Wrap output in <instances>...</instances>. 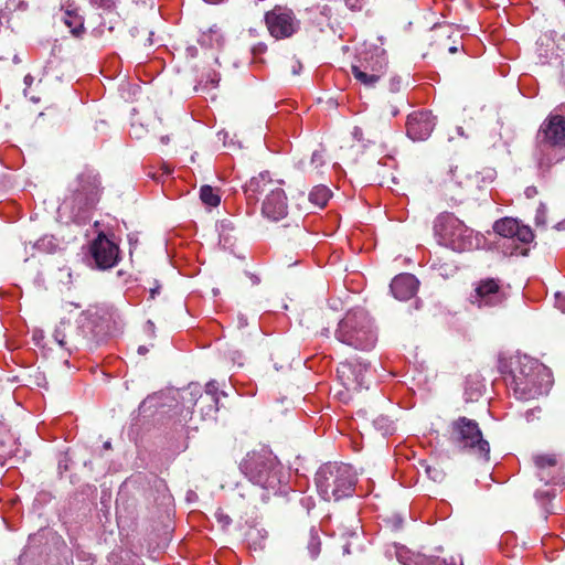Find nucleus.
<instances>
[{
    "label": "nucleus",
    "instance_id": "f257e3e1",
    "mask_svg": "<svg viewBox=\"0 0 565 565\" xmlns=\"http://www.w3.org/2000/svg\"><path fill=\"white\" fill-rule=\"evenodd\" d=\"M499 370L515 398L530 401L548 392L552 386L551 371L526 354H513L499 359Z\"/></svg>",
    "mask_w": 565,
    "mask_h": 565
},
{
    "label": "nucleus",
    "instance_id": "f03ea898",
    "mask_svg": "<svg viewBox=\"0 0 565 565\" xmlns=\"http://www.w3.org/2000/svg\"><path fill=\"white\" fill-rule=\"evenodd\" d=\"M103 192L100 174L95 169L85 167L68 183L58 213L70 222L86 224L90 221Z\"/></svg>",
    "mask_w": 565,
    "mask_h": 565
},
{
    "label": "nucleus",
    "instance_id": "7ed1b4c3",
    "mask_svg": "<svg viewBox=\"0 0 565 565\" xmlns=\"http://www.w3.org/2000/svg\"><path fill=\"white\" fill-rule=\"evenodd\" d=\"M533 159L544 174L565 160V117L551 113L540 125L533 149Z\"/></svg>",
    "mask_w": 565,
    "mask_h": 565
},
{
    "label": "nucleus",
    "instance_id": "20e7f679",
    "mask_svg": "<svg viewBox=\"0 0 565 565\" xmlns=\"http://www.w3.org/2000/svg\"><path fill=\"white\" fill-rule=\"evenodd\" d=\"M334 337L355 350L370 351L377 342V329L366 310L354 308L339 321Z\"/></svg>",
    "mask_w": 565,
    "mask_h": 565
},
{
    "label": "nucleus",
    "instance_id": "39448f33",
    "mask_svg": "<svg viewBox=\"0 0 565 565\" xmlns=\"http://www.w3.org/2000/svg\"><path fill=\"white\" fill-rule=\"evenodd\" d=\"M436 242L456 253H466L479 247V235L454 213L438 214L433 224Z\"/></svg>",
    "mask_w": 565,
    "mask_h": 565
},
{
    "label": "nucleus",
    "instance_id": "423d86ee",
    "mask_svg": "<svg viewBox=\"0 0 565 565\" xmlns=\"http://www.w3.org/2000/svg\"><path fill=\"white\" fill-rule=\"evenodd\" d=\"M318 493L326 501H339L352 495L356 483V475L347 463L328 462L316 473Z\"/></svg>",
    "mask_w": 565,
    "mask_h": 565
},
{
    "label": "nucleus",
    "instance_id": "0eeeda50",
    "mask_svg": "<svg viewBox=\"0 0 565 565\" xmlns=\"http://www.w3.org/2000/svg\"><path fill=\"white\" fill-rule=\"evenodd\" d=\"M241 470L254 484L268 491H278L281 471L271 451L263 449L247 454L241 463Z\"/></svg>",
    "mask_w": 565,
    "mask_h": 565
},
{
    "label": "nucleus",
    "instance_id": "6e6552de",
    "mask_svg": "<svg viewBox=\"0 0 565 565\" xmlns=\"http://www.w3.org/2000/svg\"><path fill=\"white\" fill-rule=\"evenodd\" d=\"M451 440L459 448L469 451L470 454L489 460L490 445L483 439L482 433L476 420L459 417L451 424Z\"/></svg>",
    "mask_w": 565,
    "mask_h": 565
},
{
    "label": "nucleus",
    "instance_id": "1a4fd4ad",
    "mask_svg": "<svg viewBox=\"0 0 565 565\" xmlns=\"http://www.w3.org/2000/svg\"><path fill=\"white\" fill-rule=\"evenodd\" d=\"M93 321L85 319L81 324L74 326L70 321H61L54 329L55 342L70 354L88 347L94 340Z\"/></svg>",
    "mask_w": 565,
    "mask_h": 565
},
{
    "label": "nucleus",
    "instance_id": "9d476101",
    "mask_svg": "<svg viewBox=\"0 0 565 565\" xmlns=\"http://www.w3.org/2000/svg\"><path fill=\"white\" fill-rule=\"evenodd\" d=\"M264 21L269 34L276 40L289 39L301 29V21L287 7H274L265 13Z\"/></svg>",
    "mask_w": 565,
    "mask_h": 565
},
{
    "label": "nucleus",
    "instance_id": "9b49d317",
    "mask_svg": "<svg viewBox=\"0 0 565 565\" xmlns=\"http://www.w3.org/2000/svg\"><path fill=\"white\" fill-rule=\"evenodd\" d=\"M120 260L118 245L104 233H99L89 245V265L99 270L115 267Z\"/></svg>",
    "mask_w": 565,
    "mask_h": 565
},
{
    "label": "nucleus",
    "instance_id": "f8f14e48",
    "mask_svg": "<svg viewBox=\"0 0 565 565\" xmlns=\"http://www.w3.org/2000/svg\"><path fill=\"white\" fill-rule=\"evenodd\" d=\"M221 395L225 396L226 394L223 391L220 392L217 382L212 380L206 383L204 393L202 392L199 384H189V386L182 392V401L193 405H198L203 401H207V407H201L202 417H206L212 416L217 412Z\"/></svg>",
    "mask_w": 565,
    "mask_h": 565
},
{
    "label": "nucleus",
    "instance_id": "ddd939ff",
    "mask_svg": "<svg viewBox=\"0 0 565 565\" xmlns=\"http://www.w3.org/2000/svg\"><path fill=\"white\" fill-rule=\"evenodd\" d=\"M369 364L355 361L341 362L337 367V377L348 391L367 387Z\"/></svg>",
    "mask_w": 565,
    "mask_h": 565
},
{
    "label": "nucleus",
    "instance_id": "4468645a",
    "mask_svg": "<svg viewBox=\"0 0 565 565\" xmlns=\"http://www.w3.org/2000/svg\"><path fill=\"white\" fill-rule=\"evenodd\" d=\"M436 119L429 110H417L408 115L406 134L413 141H424L433 132Z\"/></svg>",
    "mask_w": 565,
    "mask_h": 565
},
{
    "label": "nucleus",
    "instance_id": "2eb2a0df",
    "mask_svg": "<svg viewBox=\"0 0 565 565\" xmlns=\"http://www.w3.org/2000/svg\"><path fill=\"white\" fill-rule=\"evenodd\" d=\"M262 214L269 221L278 222L288 214L287 195L280 186V181L265 195Z\"/></svg>",
    "mask_w": 565,
    "mask_h": 565
},
{
    "label": "nucleus",
    "instance_id": "dca6fc26",
    "mask_svg": "<svg viewBox=\"0 0 565 565\" xmlns=\"http://www.w3.org/2000/svg\"><path fill=\"white\" fill-rule=\"evenodd\" d=\"M505 294L499 285V280L488 278L481 280L471 295V302L478 307H494L503 303Z\"/></svg>",
    "mask_w": 565,
    "mask_h": 565
},
{
    "label": "nucleus",
    "instance_id": "f3484780",
    "mask_svg": "<svg viewBox=\"0 0 565 565\" xmlns=\"http://www.w3.org/2000/svg\"><path fill=\"white\" fill-rule=\"evenodd\" d=\"M534 463L537 469V477L541 481L547 483H564L562 466L555 455H537L534 457Z\"/></svg>",
    "mask_w": 565,
    "mask_h": 565
},
{
    "label": "nucleus",
    "instance_id": "a211bd4d",
    "mask_svg": "<svg viewBox=\"0 0 565 565\" xmlns=\"http://www.w3.org/2000/svg\"><path fill=\"white\" fill-rule=\"evenodd\" d=\"M385 64L383 60L376 58L374 62H360L352 65L353 77L366 87H374L384 74Z\"/></svg>",
    "mask_w": 565,
    "mask_h": 565
},
{
    "label": "nucleus",
    "instance_id": "6ab92c4d",
    "mask_svg": "<svg viewBox=\"0 0 565 565\" xmlns=\"http://www.w3.org/2000/svg\"><path fill=\"white\" fill-rule=\"evenodd\" d=\"M395 555L402 565H446V558L428 556L405 546H395Z\"/></svg>",
    "mask_w": 565,
    "mask_h": 565
},
{
    "label": "nucleus",
    "instance_id": "aec40b11",
    "mask_svg": "<svg viewBox=\"0 0 565 565\" xmlns=\"http://www.w3.org/2000/svg\"><path fill=\"white\" fill-rule=\"evenodd\" d=\"M417 278L408 273L397 275L391 282L390 288L393 296L398 300H408L417 291Z\"/></svg>",
    "mask_w": 565,
    "mask_h": 565
},
{
    "label": "nucleus",
    "instance_id": "412c9836",
    "mask_svg": "<svg viewBox=\"0 0 565 565\" xmlns=\"http://www.w3.org/2000/svg\"><path fill=\"white\" fill-rule=\"evenodd\" d=\"M278 182L271 180L269 172H260L244 185V192L248 199H257L258 194L264 192L267 194L269 189H273Z\"/></svg>",
    "mask_w": 565,
    "mask_h": 565
},
{
    "label": "nucleus",
    "instance_id": "4be33fe9",
    "mask_svg": "<svg viewBox=\"0 0 565 565\" xmlns=\"http://www.w3.org/2000/svg\"><path fill=\"white\" fill-rule=\"evenodd\" d=\"M519 222L511 217H504L495 221L493 224V231L505 238L514 242V234L518 232Z\"/></svg>",
    "mask_w": 565,
    "mask_h": 565
},
{
    "label": "nucleus",
    "instance_id": "5701e85b",
    "mask_svg": "<svg viewBox=\"0 0 565 565\" xmlns=\"http://www.w3.org/2000/svg\"><path fill=\"white\" fill-rule=\"evenodd\" d=\"M200 45L205 47H218L223 44V35L221 30L214 25L210 28L206 32H202L200 38L198 39Z\"/></svg>",
    "mask_w": 565,
    "mask_h": 565
},
{
    "label": "nucleus",
    "instance_id": "b1692460",
    "mask_svg": "<svg viewBox=\"0 0 565 565\" xmlns=\"http://www.w3.org/2000/svg\"><path fill=\"white\" fill-rule=\"evenodd\" d=\"M332 195L331 190L326 185H316L309 193V201L317 207H324Z\"/></svg>",
    "mask_w": 565,
    "mask_h": 565
},
{
    "label": "nucleus",
    "instance_id": "393cba45",
    "mask_svg": "<svg viewBox=\"0 0 565 565\" xmlns=\"http://www.w3.org/2000/svg\"><path fill=\"white\" fill-rule=\"evenodd\" d=\"M65 25L71 30V33L75 36H79L84 31L83 19L78 14L66 10L63 17Z\"/></svg>",
    "mask_w": 565,
    "mask_h": 565
},
{
    "label": "nucleus",
    "instance_id": "a878e982",
    "mask_svg": "<svg viewBox=\"0 0 565 565\" xmlns=\"http://www.w3.org/2000/svg\"><path fill=\"white\" fill-rule=\"evenodd\" d=\"M202 202L211 207L218 206L221 198L211 185H203L200 190Z\"/></svg>",
    "mask_w": 565,
    "mask_h": 565
},
{
    "label": "nucleus",
    "instance_id": "bb28decb",
    "mask_svg": "<svg viewBox=\"0 0 565 565\" xmlns=\"http://www.w3.org/2000/svg\"><path fill=\"white\" fill-rule=\"evenodd\" d=\"M374 426L383 435H391L395 430L394 423L387 416H379L374 419Z\"/></svg>",
    "mask_w": 565,
    "mask_h": 565
},
{
    "label": "nucleus",
    "instance_id": "cd10ccee",
    "mask_svg": "<svg viewBox=\"0 0 565 565\" xmlns=\"http://www.w3.org/2000/svg\"><path fill=\"white\" fill-rule=\"evenodd\" d=\"M320 537L318 535V532L315 529H311L310 531V537L308 541V551L312 558L317 557L320 553Z\"/></svg>",
    "mask_w": 565,
    "mask_h": 565
},
{
    "label": "nucleus",
    "instance_id": "c85d7f7f",
    "mask_svg": "<svg viewBox=\"0 0 565 565\" xmlns=\"http://www.w3.org/2000/svg\"><path fill=\"white\" fill-rule=\"evenodd\" d=\"M533 237H534V235H533L532 230L529 226L521 225L519 223L518 232H515V234H514V241H519L523 244H529L530 242H532Z\"/></svg>",
    "mask_w": 565,
    "mask_h": 565
},
{
    "label": "nucleus",
    "instance_id": "c756f323",
    "mask_svg": "<svg viewBox=\"0 0 565 565\" xmlns=\"http://www.w3.org/2000/svg\"><path fill=\"white\" fill-rule=\"evenodd\" d=\"M56 243L55 239L52 236H44L41 239H39L34 247L39 250L45 252V253H52L56 249Z\"/></svg>",
    "mask_w": 565,
    "mask_h": 565
},
{
    "label": "nucleus",
    "instance_id": "7c9ffc66",
    "mask_svg": "<svg viewBox=\"0 0 565 565\" xmlns=\"http://www.w3.org/2000/svg\"><path fill=\"white\" fill-rule=\"evenodd\" d=\"M233 231H234V224L232 223V221L223 220L220 222L218 232H220L221 239H223L225 232L231 233Z\"/></svg>",
    "mask_w": 565,
    "mask_h": 565
},
{
    "label": "nucleus",
    "instance_id": "2f4dec72",
    "mask_svg": "<svg viewBox=\"0 0 565 565\" xmlns=\"http://www.w3.org/2000/svg\"><path fill=\"white\" fill-rule=\"evenodd\" d=\"M431 266L435 269H437L441 276H448V275H450L455 270V268L451 265H447V264L438 266L437 263L434 262L431 264Z\"/></svg>",
    "mask_w": 565,
    "mask_h": 565
},
{
    "label": "nucleus",
    "instance_id": "473e14b6",
    "mask_svg": "<svg viewBox=\"0 0 565 565\" xmlns=\"http://www.w3.org/2000/svg\"><path fill=\"white\" fill-rule=\"evenodd\" d=\"M426 473L434 481H440L443 479V472L437 468H433V467L428 466L426 468Z\"/></svg>",
    "mask_w": 565,
    "mask_h": 565
},
{
    "label": "nucleus",
    "instance_id": "72a5a7b5",
    "mask_svg": "<svg viewBox=\"0 0 565 565\" xmlns=\"http://www.w3.org/2000/svg\"><path fill=\"white\" fill-rule=\"evenodd\" d=\"M387 522L392 524L394 530H399L403 526L404 520L401 515L394 514L387 519Z\"/></svg>",
    "mask_w": 565,
    "mask_h": 565
},
{
    "label": "nucleus",
    "instance_id": "f704fd0d",
    "mask_svg": "<svg viewBox=\"0 0 565 565\" xmlns=\"http://www.w3.org/2000/svg\"><path fill=\"white\" fill-rule=\"evenodd\" d=\"M90 3L105 10H110L114 8L113 0H90Z\"/></svg>",
    "mask_w": 565,
    "mask_h": 565
},
{
    "label": "nucleus",
    "instance_id": "c9c22d12",
    "mask_svg": "<svg viewBox=\"0 0 565 565\" xmlns=\"http://www.w3.org/2000/svg\"><path fill=\"white\" fill-rule=\"evenodd\" d=\"M555 306L557 309L565 313V294H555Z\"/></svg>",
    "mask_w": 565,
    "mask_h": 565
},
{
    "label": "nucleus",
    "instance_id": "e433bc0d",
    "mask_svg": "<svg viewBox=\"0 0 565 565\" xmlns=\"http://www.w3.org/2000/svg\"><path fill=\"white\" fill-rule=\"evenodd\" d=\"M345 6L353 11L361 10L363 6V0H344Z\"/></svg>",
    "mask_w": 565,
    "mask_h": 565
},
{
    "label": "nucleus",
    "instance_id": "4c0bfd02",
    "mask_svg": "<svg viewBox=\"0 0 565 565\" xmlns=\"http://www.w3.org/2000/svg\"><path fill=\"white\" fill-rule=\"evenodd\" d=\"M351 134H352V137L354 140L359 141V142L364 141L363 130L361 127L355 126Z\"/></svg>",
    "mask_w": 565,
    "mask_h": 565
},
{
    "label": "nucleus",
    "instance_id": "58836bf2",
    "mask_svg": "<svg viewBox=\"0 0 565 565\" xmlns=\"http://www.w3.org/2000/svg\"><path fill=\"white\" fill-rule=\"evenodd\" d=\"M216 518L220 523H222L224 526L231 524L232 520L228 515L224 514L223 512H217Z\"/></svg>",
    "mask_w": 565,
    "mask_h": 565
},
{
    "label": "nucleus",
    "instance_id": "ea45409f",
    "mask_svg": "<svg viewBox=\"0 0 565 565\" xmlns=\"http://www.w3.org/2000/svg\"><path fill=\"white\" fill-rule=\"evenodd\" d=\"M311 163L316 167L320 166L322 163V154L319 151H315L311 156Z\"/></svg>",
    "mask_w": 565,
    "mask_h": 565
},
{
    "label": "nucleus",
    "instance_id": "a19ab883",
    "mask_svg": "<svg viewBox=\"0 0 565 565\" xmlns=\"http://www.w3.org/2000/svg\"><path fill=\"white\" fill-rule=\"evenodd\" d=\"M182 403H183V406L186 407L188 409L198 407L200 413H201V407H205L206 408L207 404H209L207 401H203V402L199 403L198 405H193V404H190V403H184L183 401H182Z\"/></svg>",
    "mask_w": 565,
    "mask_h": 565
},
{
    "label": "nucleus",
    "instance_id": "79ce46f5",
    "mask_svg": "<svg viewBox=\"0 0 565 565\" xmlns=\"http://www.w3.org/2000/svg\"><path fill=\"white\" fill-rule=\"evenodd\" d=\"M218 81H220V75L217 73L213 72L212 74H209L206 83H210L212 86H216L218 84Z\"/></svg>",
    "mask_w": 565,
    "mask_h": 565
},
{
    "label": "nucleus",
    "instance_id": "37998d69",
    "mask_svg": "<svg viewBox=\"0 0 565 565\" xmlns=\"http://www.w3.org/2000/svg\"><path fill=\"white\" fill-rule=\"evenodd\" d=\"M524 194L527 199H532L537 194V189L533 185L527 186L524 191Z\"/></svg>",
    "mask_w": 565,
    "mask_h": 565
},
{
    "label": "nucleus",
    "instance_id": "c03bdc74",
    "mask_svg": "<svg viewBox=\"0 0 565 565\" xmlns=\"http://www.w3.org/2000/svg\"><path fill=\"white\" fill-rule=\"evenodd\" d=\"M545 210H546L545 205L540 204V207L537 209V213H536V224L544 223L543 221H541V216L544 215Z\"/></svg>",
    "mask_w": 565,
    "mask_h": 565
},
{
    "label": "nucleus",
    "instance_id": "a18cd8bd",
    "mask_svg": "<svg viewBox=\"0 0 565 565\" xmlns=\"http://www.w3.org/2000/svg\"><path fill=\"white\" fill-rule=\"evenodd\" d=\"M247 326V318L244 315L238 316V327L244 328Z\"/></svg>",
    "mask_w": 565,
    "mask_h": 565
},
{
    "label": "nucleus",
    "instance_id": "49530a36",
    "mask_svg": "<svg viewBox=\"0 0 565 565\" xmlns=\"http://www.w3.org/2000/svg\"><path fill=\"white\" fill-rule=\"evenodd\" d=\"M479 179H480L479 172H476V174L473 177L472 175L468 177V181L476 183L477 185L479 184Z\"/></svg>",
    "mask_w": 565,
    "mask_h": 565
},
{
    "label": "nucleus",
    "instance_id": "de8ad7c7",
    "mask_svg": "<svg viewBox=\"0 0 565 565\" xmlns=\"http://www.w3.org/2000/svg\"><path fill=\"white\" fill-rule=\"evenodd\" d=\"M495 172L493 170H487L486 175L482 177V180H493Z\"/></svg>",
    "mask_w": 565,
    "mask_h": 565
},
{
    "label": "nucleus",
    "instance_id": "09e8293b",
    "mask_svg": "<svg viewBox=\"0 0 565 565\" xmlns=\"http://www.w3.org/2000/svg\"><path fill=\"white\" fill-rule=\"evenodd\" d=\"M446 565H462L461 559L459 561V564H457L455 557H450L449 559L446 558Z\"/></svg>",
    "mask_w": 565,
    "mask_h": 565
},
{
    "label": "nucleus",
    "instance_id": "8fccbe9b",
    "mask_svg": "<svg viewBox=\"0 0 565 565\" xmlns=\"http://www.w3.org/2000/svg\"><path fill=\"white\" fill-rule=\"evenodd\" d=\"M146 329L149 332L153 333L154 332V323L152 321L148 320L147 323H146Z\"/></svg>",
    "mask_w": 565,
    "mask_h": 565
},
{
    "label": "nucleus",
    "instance_id": "3c124183",
    "mask_svg": "<svg viewBox=\"0 0 565 565\" xmlns=\"http://www.w3.org/2000/svg\"><path fill=\"white\" fill-rule=\"evenodd\" d=\"M220 243H223L224 245L231 244L230 233L225 232V235H224L223 239L220 238Z\"/></svg>",
    "mask_w": 565,
    "mask_h": 565
},
{
    "label": "nucleus",
    "instance_id": "603ef678",
    "mask_svg": "<svg viewBox=\"0 0 565 565\" xmlns=\"http://www.w3.org/2000/svg\"><path fill=\"white\" fill-rule=\"evenodd\" d=\"M32 82H33V77H32L30 74H28V75L24 77V84H25L26 86H30V85L32 84Z\"/></svg>",
    "mask_w": 565,
    "mask_h": 565
},
{
    "label": "nucleus",
    "instance_id": "864d4df0",
    "mask_svg": "<svg viewBox=\"0 0 565 565\" xmlns=\"http://www.w3.org/2000/svg\"><path fill=\"white\" fill-rule=\"evenodd\" d=\"M148 352V348L145 347V345H140L138 348V353L141 354V355H145L146 353Z\"/></svg>",
    "mask_w": 565,
    "mask_h": 565
},
{
    "label": "nucleus",
    "instance_id": "5fc2aeb1",
    "mask_svg": "<svg viewBox=\"0 0 565 565\" xmlns=\"http://www.w3.org/2000/svg\"><path fill=\"white\" fill-rule=\"evenodd\" d=\"M321 13H322V14H324V15H328V14L330 13V8H328L327 6H324V7L322 8Z\"/></svg>",
    "mask_w": 565,
    "mask_h": 565
},
{
    "label": "nucleus",
    "instance_id": "6e6d98bb",
    "mask_svg": "<svg viewBox=\"0 0 565 565\" xmlns=\"http://www.w3.org/2000/svg\"><path fill=\"white\" fill-rule=\"evenodd\" d=\"M556 228H557V230H565V221L559 222V223L556 225Z\"/></svg>",
    "mask_w": 565,
    "mask_h": 565
},
{
    "label": "nucleus",
    "instance_id": "4d7b16f0",
    "mask_svg": "<svg viewBox=\"0 0 565 565\" xmlns=\"http://www.w3.org/2000/svg\"><path fill=\"white\" fill-rule=\"evenodd\" d=\"M203 1L206 3H211V4H216V3L222 2L223 0H203Z\"/></svg>",
    "mask_w": 565,
    "mask_h": 565
},
{
    "label": "nucleus",
    "instance_id": "13d9d810",
    "mask_svg": "<svg viewBox=\"0 0 565 565\" xmlns=\"http://www.w3.org/2000/svg\"><path fill=\"white\" fill-rule=\"evenodd\" d=\"M152 35H153V32H150V33H149V36H148V39H147L148 45H151V44H152Z\"/></svg>",
    "mask_w": 565,
    "mask_h": 565
},
{
    "label": "nucleus",
    "instance_id": "bf43d9fd",
    "mask_svg": "<svg viewBox=\"0 0 565 565\" xmlns=\"http://www.w3.org/2000/svg\"><path fill=\"white\" fill-rule=\"evenodd\" d=\"M300 68H301V64H300V63H298V67H294V71H292V72H294V74H298V73H299V71H300Z\"/></svg>",
    "mask_w": 565,
    "mask_h": 565
},
{
    "label": "nucleus",
    "instance_id": "052dcab7",
    "mask_svg": "<svg viewBox=\"0 0 565 565\" xmlns=\"http://www.w3.org/2000/svg\"><path fill=\"white\" fill-rule=\"evenodd\" d=\"M110 447H111L110 441H106V443H104V448H105V449H109Z\"/></svg>",
    "mask_w": 565,
    "mask_h": 565
},
{
    "label": "nucleus",
    "instance_id": "680f3d73",
    "mask_svg": "<svg viewBox=\"0 0 565 565\" xmlns=\"http://www.w3.org/2000/svg\"><path fill=\"white\" fill-rule=\"evenodd\" d=\"M449 52L450 53H456L457 52V47L456 46H450L449 47Z\"/></svg>",
    "mask_w": 565,
    "mask_h": 565
},
{
    "label": "nucleus",
    "instance_id": "e2e57ef3",
    "mask_svg": "<svg viewBox=\"0 0 565 565\" xmlns=\"http://www.w3.org/2000/svg\"><path fill=\"white\" fill-rule=\"evenodd\" d=\"M158 292V289H151L150 294H151V298H154V295Z\"/></svg>",
    "mask_w": 565,
    "mask_h": 565
},
{
    "label": "nucleus",
    "instance_id": "0e129e2a",
    "mask_svg": "<svg viewBox=\"0 0 565 565\" xmlns=\"http://www.w3.org/2000/svg\"><path fill=\"white\" fill-rule=\"evenodd\" d=\"M152 401V397H148L147 399H145L142 402V406H145L147 403L151 402Z\"/></svg>",
    "mask_w": 565,
    "mask_h": 565
},
{
    "label": "nucleus",
    "instance_id": "69168bd1",
    "mask_svg": "<svg viewBox=\"0 0 565 565\" xmlns=\"http://www.w3.org/2000/svg\"><path fill=\"white\" fill-rule=\"evenodd\" d=\"M189 52H191V55L194 56L195 49L191 47V49H189Z\"/></svg>",
    "mask_w": 565,
    "mask_h": 565
},
{
    "label": "nucleus",
    "instance_id": "338daca9",
    "mask_svg": "<svg viewBox=\"0 0 565 565\" xmlns=\"http://www.w3.org/2000/svg\"><path fill=\"white\" fill-rule=\"evenodd\" d=\"M533 411L526 413V420H530V415H532Z\"/></svg>",
    "mask_w": 565,
    "mask_h": 565
},
{
    "label": "nucleus",
    "instance_id": "774afa93",
    "mask_svg": "<svg viewBox=\"0 0 565 565\" xmlns=\"http://www.w3.org/2000/svg\"><path fill=\"white\" fill-rule=\"evenodd\" d=\"M344 553H350L348 545L344 546Z\"/></svg>",
    "mask_w": 565,
    "mask_h": 565
}]
</instances>
